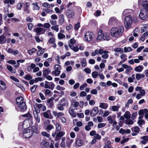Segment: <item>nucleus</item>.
Returning a JSON list of instances; mask_svg holds the SVG:
<instances>
[{
  "instance_id": "obj_1",
  "label": "nucleus",
  "mask_w": 148,
  "mask_h": 148,
  "mask_svg": "<svg viewBox=\"0 0 148 148\" xmlns=\"http://www.w3.org/2000/svg\"><path fill=\"white\" fill-rule=\"evenodd\" d=\"M23 98L21 96L18 97L16 99L17 106H16V109L18 111H24L27 109L25 103L23 101Z\"/></svg>"
},
{
  "instance_id": "obj_2",
  "label": "nucleus",
  "mask_w": 148,
  "mask_h": 148,
  "mask_svg": "<svg viewBox=\"0 0 148 148\" xmlns=\"http://www.w3.org/2000/svg\"><path fill=\"white\" fill-rule=\"evenodd\" d=\"M124 27L122 26L113 27L111 30V35L112 37L117 38L121 36L124 31Z\"/></svg>"
},
{
  "instance_id": "obj_3",
  "label": "nucleus",
  "mask_w": 148,
  "mask_h": 148,
  "mask_svg": "<svg viewBox=\"0 0 148 148\" xmlns=\"http://www.w3.org/2000/svg\"><path fill=\"white\" fill-rule=\"evenodd\" d=\"M132 23V20L131 16L128 15L125 17V25L127 29L130 28L131 26Z\"/></svg>"
},
{
  "instance_id": "obj_4",
  "label": "nucleus",
  "mask_w": 148,
  "mask_h": 148,
  "mask_svg": "<svg viewBox=\"0 0 148 148\" xmlns=\"http://www.w3.org/2000/svg\"><path fill=\"white\" fill-rule=\"evenodd\" d=\"M85 38L87 42H90L93 40L94 35L91 32L88 31L86 32L84 34Z\"/></svg>"
},
{
  "instance_id": "obj_5",
  "label": "nucleus",
  "mask_w": 148,
  "mask_h": 148,
  "mask_svg": "<svg viewBox=\"0 0 148 148\" xmlns=\"http://www.w3.org/2000/svg\"><path fill=\"white\" fill-rule=\"evenodd\" d=\"M148 10L144 8H142L141 9L140 12L139 14L140 17L143 20H144L147 17V13Z\"/></svg>"
},
{
  "instance_id": "obj_6",
  "label": "nucleus",
  "mask_w": 148,
  "mask_h": 148,
  "mask_svg": "<svg viewBox=\"0 0 148 148\" xmlns=\"http://www.w3.org/2000/svg\"><path fill=\"white\" fill-rule=\"evenodd\" d=\"M61 67L58 64L54 66L55 70L52 72V74H54L55 76H58L60 73Z\"/></svg>"
},
{
  "instance_id": "obj_7",
  "label": "nucleus",
  "mask_w": 148,
  "mask_h": 148,
  "mask_svg": "<svg viewBox=\"0 0 148 148\" xmlns=\"http://www.w3.org/2000/svg\"><path fill=\"white\" fill-rule=\"evenodd\" d=\"M33 132L31 130L25 129L23 134L25 138H29L32 135Z\"/></svg>"
},
{
  "instance_id": "obj_8",
  "label": "nucleus",
  "mask_w": 148,
  "mask_h": 148,
  "mask_svg": "<svg viewBox=\"0 0 148 148\" xmlns=\"http://www.w3.org/2000/svg\"><path fill=\"white\" fill-rule=\"evenodd\" d=\"M138 4H141L143 8L148 10V0H138Z\"/></svg>"
},
{
  "instance_id": "obj_9",
  "label": "nucleus",
  "mask_w": 148,
  "mask_h": 148,
  "mask_svg": "<svg viewBox=\"0 0 148 148\" xmlns=\"http://www.w3.org/2000/svg\"><path fill=\"white\" fill-rule=\"evenodd\" d=\"M118 23L117 19L114 17H111L109 19L108 24L109 25H115Z\"/></svg>"
},
{
  "instance_id": "obj_10",
  "label": "nucleus",
  "mask_w": 148,
  "mask_h": 148,
  "mask_svg": "<svg viewBox=\"0 0 148 148\" xmlns=\"http://www.w3.org/2000/svg\"><path fill=\"white\" fill-rule=\"evenodd\" d=\"M66 14L68 18H72L74 16V13L73 10L69 9L66 11Z\"/></svg>"
},
{
  "instance_id": "obj_11",
  "label": "nucleus",
  "mask_w": 148,
  "mask_h": 148,
  "mask_svg": "<svg viewBox=\"0 0 148 148\" xmlns=\"http://www.w3.org/2000/svg\"><path fill=\"white\" fill-rule=\"evenodd\" d=\"M55 86V84L52 82H50L49 83V84L45 83L44 85V88H49L51 90H53Z\"/></svg>"
},
{
  "instance_id": "obj_12",
  "label": "nucleus",
  "mask_w": 148,
  "mask_h": 148,
  "mask_svg": "<svg viewBox=\"0 0 148 148\" xmlns=\"http://www.w3.org/2000/svg\"><path fill=\"white\" fill-rule=\"evenodd\" d=\"M103 52V49H97L95 50L94 51L92 52L91 55L92 56H94L97 55H99V54L101 55Z\"/></svg>"
},
{
  "instance_id": "obj_13",
  "label": "nucleus",
  "mask_w": 148,
  "mask_h": 148,
  "mask_svg": "<svg viewBox=\"0 0 148 148\" xmlns=\"http://www.w3.org/2000/svg\"><path fill=\"white\" fill-rule=\"evenodd\" d=\"M43 116L46 119H51V111L50 110H48L42 113Z\"/></svg>"
},
{
  "instance_id": "obj_14",
  "label": "nucleus",
  "mask_w": 148,
  "mask_h": 148,
  "mask_svg": "<svg viewBox=\"0 0 148 148\" xmlns=\"http://www.w3.org/2000/svg\"><path fill=\"white\" fill-rule=\"evenodd\" d=\"M99 112L97 107L93 108L90 112V115L92 116H94L97 114Z\"/></svg>"
},
{
  "instance_id": "obj_15",
  "label": "nucleus",
  "mask_w": 148,
  "mask_h": 148,
  "mask_svg": "<svg viewBox=\"0 0 148 148\" xmlns=\"http://www.w3.org/2000/svg\"><path fill=\"white\" fill-rule=\"evenodd\" d=\"M40 146L42 148L48 147L49 146V143L47 141L43 140L40 144Z\"/></svg>"
},
{
  "instance_id": "obj_16",
  "label": "nucleus",
  "mask_w": 148,
  "mask_h": 148,
  "mask_svg": "<svg viewBox=\"0 0 148 148\" xmlns=\"http://www.w3.org/2000/svg\"><path fill=\"white\" fill-rule=\"evenodd\" d=\"M90 134L91 136H93L95 135L94 137L95 139H100L101 136L98 134H96V132L95 130H93L90 132Z\"/></svg>"
},
{
  "instance_id": "obj_17",
  "label": "nucleus",
  "mask_w": 148,
  "mask_h": 148,
  "mask_svg": "<svg viewBox=\"0 0 148 148\" xmlns=\"http://www.w3.org/2000/svg\"><path fill=\"white\" fill-rule=\"evenodd\" d=\"M39 112V110L38 112V110H37V111L35 112V113H34L35 119L36 120V121L38 123H39L40 122V117L38 114V113Z\"/></svg>"
},
{
  "instance_id": "obj_18",
  "label": "nucleus",
  "mask_w": 148,
  "mask_h": 148,
  "mask_svg": "<svg viewBox=\"0 0 148 148\" xmlns=\"http://www.w3.org/2000/svg\"><path fill=\"white\" fill-rule=\"evenodd\" d=\"M75 109H73L72 106H71L70 107L69 110V113L70 115L73 117H75L76 116V114L74 112Z\"/></svg>"
},
{
  "instance_id": "obj_19",
  "label": "nucleus",
  "mask_w": 148,
  "mask_h": 148,
  "mask_svg": "<svg viewBox=\"0 0 148 148\" xmlns=\"http://www.w3.org/2000/svg\"><path fill=\"white\" fill-rule=\"evenodd\" d=\"M102 39H103V31L101 30H100L99 31L97 40H100Z\"/></svg>"
},
{
  "instance_id": "obj_20",
  "label": "nucleus",
  "mask_w": 148,
  "mask_h": 148,
  "mask_svg": "<svg viewBox=\"0 0 148 148\" xmlns=\"http://www.w3.org/2000/svg\"><path fill=\"white\" fill-rule=\"evenodd\" d=\"M110 38L109 33L105 32L103 33V40H108L110 39Z\"/></svg>"
},
{
  "instance_id": "obj_21",
  "label": "nucleus",
  "mask_w": 148,
  "mask_h": 148,
  "mask_svg": "<svg viewBox=\"0 0 148 148\" xmlns=\"http://www.w3.org/2000/svg\"><path fill=\"white\" fill-rule=\"evenodd\" d=\"M32 4L33 5L34 10L38 11L40 9V8L38 5V3L36 2H34L32 3Z\"/></svg>"
},
{
  "instance_id": "obj_22",
  "label": "nucleus",
  "mask_w": 148,
  "mask_h": 148,
  "mask_svg": "<svg viewBox=\"0 0 148 148\" xmlns=\"http://www.w3.org/2000/svg\"><path fill=\"white\" fill-rule=\"evenodd\" d=\"M6 38L3 35L0 36V44H3L6 43Z\"/></svg>"
},
{
  "instance_id": "obj_23",
  "label": "nucleus",
  "mask_w": 148,
  "mask_h": 148,
  "mask_svg": "<svg viewBox=\"0 0 148 148\" xmlns=\"http://www.w3.org/2000/svg\"><path fill=\"white\" fill-rule=\"evenodd\" d=\"M43 29L41 27H37L36 28L35 31L36 32L38 35L43 34L44 32H43Z\"/></svg>"
},
{
  "instance_id": "obj_24",
  "label": "nucleus",
  "mask_w": 148,
  "mask_h": 148,
  "mask_svg": "<svg viewBox=\"0 0 148 148\" xmlns=\"http://www.w3.org/2000/svg\"><path fill=\"white\" fill-rule=\"evenodd\" d=\"M143 69V67L142 65H139L136 67L134 70L137 72H141Z\"/></svg>"
},
{
  "instance_id": "obj_25",
  "label": "nucleus",
  "mask_w": 148,
  "mask_h": 148,
  "mask_svg": "<svg viewBox=\"0 0 148 148\" xmlns=\"http://www.w3.org/2000/svg\"><path fill=\"white\" fill-rule=\"evenodd\" d=\"M108 53L109 52L108 51H104L103 50V52H102V54L103 53H104V54L102 56V58L105 59L109 57V55L108 54Z\"/></svg>"
},
{
  "instance_id": "obj_26",
  "label": "nucleus",
  "mask_w": 148,
  "mask_h": 148,
  "mask_svg": "<svg viewBox=\"0 0 148 148\" xmlns=\"http://www.w3.org/2000/svg\"><path fill=\"white\" fill-rule=\"evenodd\" d=\"M124 116L125 118L127 119H130L131 117L130 112L127 111H126L124 114Z\"/></svg>"
},
{
  "instance_id": "obj_27",
  "label": "nucleus",
  "mask_w": 148,
  "mask_h": 148,
  "mask_svg": "<svg viewBox=\"0 0 148 148\" xmlns=\"http://www.w3.org/2000/svg\"><path fill=\"white\" fill-rule=\"evenodd\" d=\"M133 12L132 10L130 9H127L124 10L123 11L122 15L125 16L127 14L132 13Z\"/></svg>"
},
{
  "instance_id": "obj_28",
  "label": "nucleus",
  "mask_w": 148,
  "mask_h": 148,
  "mask_svg": "<svg viewBox=\"0 0 148 148\" xmlns=\"http://www.w3.org/2000/svg\"><path fill=\"white\" fill-rule=\"evenodd\" d=\"M59 23L61 24L63 23L64 21V16L63 14H62L60 15L59 17Z\"/></svg>"
},
{
  "instance_id": "obj_29",
  "label": "nucleus",
  "mask_w": 148,
  "mask_h": 148,
  "mask_svg": "<svg viewBox=\"0 0 148 148\" xmlns=\"http://www.w3.org/2000/svg\"><path fill=\"white\" fill-rule=\"evenodd\" d=\"M80 63L81 66L83 67H85L86 66L87 62L84 58H82L81 60Z\"/></svg>"
},
{
  "instance_id": "obj_30",
  "label": "nucleus",
  "mask_w": 148,
  "mask_h": 148,
  "mask_svg": "<svg viewBox=\"0 0 148 148\" xmlns=\"http://www.w3.org/2000/svg\"><path fill=\"white\" fill-rule=\"evenodd\" d=\"M75 143L77 146L80 147L82 145L83 141L82 139H76Z\"/></svg>"
},
{
  "instance_id": "obj_31",
  "label": "nucleus",
  "mask_w": 148,
  "mask_h": 148,
  "mask_svg": "<svg viewBox=\"0 0 148 148\" xmlns=\"http://www.w3.org/2000/svg\"><path fill=\"white\" fill-rule=\"evenodd\" d=\"M0 88L3 90L5 89L6 88L5 83L2 80H0Z\"/></svg>"
},
{
  "instance_id": "obj_32",
  "label": "nucleus",
  "mask_w": 148,
  "mask_h": 148,
  "mask_svg": "<svg viewBox=\"0 0 148 148\" xmlns=\"http://www.w3.org/2000/svg\"><path fill=\"white\" fill-rule=\"evenodd\" d=\"M69 47L72 50L75 52H77L79 50V48L77 46L74 47L73 45L69 44Z\"/></svg>"
},
{
  "instance_id": "obj_33",
  "label": "nucleus",
  "mask_w": 148,
  "mask_h": 148,
  "mask_svg": "<svg viewBox=\"0 0 148 148\" xmlns=\"http://www.w3.org/2000/svg\"><path fill=\"white\" fill-rule=\"evenodd\" d=\"M50 72L51 70L49 69H45L43 71V75L45 77V76H47Z\"/></svg>"
},
{
  "instance_id": "obj_34",
  "label": "nucleus",
  "mask_w": 148,
  "mask_h": 148,
  "mask_svg": "<svg viewBox=\"0 0 148 148\" xmlns=\"http://www.w3.org/2000/svg\"><path fill=\"white\" fill-rule=\"evenodd\" d=\"M145 77L144 74H142L140 73H137L136 75V79L137 80H139L141 78H143Z\"/></svg>"
},
{
  "instance_id": "obj_35",
  "label": "nucleus",
  "mask_w": 148,
  "mask_h": 148,
  "mask_svg": "<svg viewBox=\"0 0 148 148\" xmlns=\"http://www.w3.org/2000/svg\"><path fill=\"white\" fill-rule=\"evenodd\" d=\"M108 106V104L106 103H100L99 107L102 108L106 109Z\"/></svg>"
},
{
  "instance_id": "obj_36",
  "label": "nucleus",
  "mask_w": 148,
  "mask_h": 148,
  "mask_svg": "<svg viewBox=\"0 0 148 148\" xmlns=\"http://www.w3.org/2000/svg\"><path fill=\"white\" fill-rule=\"evenodd\" d=\"M132 119H126L125 121V124L127 125H130L133 124L134 121Z\"/></svg>"
},
{
  "instance_id": "obj_37",
  "label": "nucleus",
  "mask_w": 148,
  "mask_h": 148,
  "mask_svg": "<svg viewBox=\"0 0 148 148\" xmlns=\"http://www.w3.org/2000/svg\"><path fill=\"white\" fill-rule=\"evenodd\" d=\"M23 116L26 117L27 118V119L29 120L31 119L32 116L30 113H27V114L23 115Z\"/></svg>"
},
{
  "instance_id": "obj_38",
  "label": "nucleus",
  "mask_w": 148,
  "mask_h": 148,
  "mask_svg": "<svg viewBox=\"0 0 148 148\" xmlns=\"http://www.w3.org/2000/svg\"><path fill=\"white\" fill-rule=\"evenodd\" d=\"M132 49L130 47H124V51L125 53L127 52L131 51L132 50Z\"/></svg>"
},
{
  "instance_id": "obj_39",
  "label": "nucleus",
  "mask_w": 148,
  "mask_h": 148,
  "mask_svg": "<svg viewBox=\"0 0 148 148\" xmlns=\"http://www.w3.org/2000/svg\"><path fill=\"white\" fill-rule=\"evenodd\" d=\"M126 57L127 56L125 54H123L121 55L120 58L122 60L125 62L127 60Z\"/></svg>"
},
{
  "instance_id": "obj_40",
  "label": "nucleus",
  "mask_w": 148,
  "mask_h": 148,
  "mask_svg": "<svg viewBox=\"0 0 148 148\" xmlns=\"http://www.w3.org/2000/svg\"><path fill=\"white\" fill-rule=\"evenodd\" d=\"M99 73L97 71H94L92 73V76L94 78H96L99 75Z\"/></svg>"
},
{
  "instance_id": "obj_41",
  "label": "nucleus",
  "mask_w": 148,
  "mask_h": 148,
  "mask_svg": "<svg viewBox=\"0 0 148 148\" xmlns=\"http://www.w3.org/2000/svg\"><path fill=\"white\" fill-rule=\"evenodd\" d=\"M65 35L61 33L60 32L58 34V38L59 39H62L65 38Z\"/></svg>"
},
{
  "instance_id": "obj_42",
  "label": "nucleus",
  "mask_w": 148,
  "mask_h": 148,
  "mask_svg": "<svg viewBox=\"0 0 148 148\" xmlns=\"http://www.w3.org/2000/svg\"><path fill=\"white\" fill-rule=\"evenodd\" d=\"M144 111L145 112H147L148 110L147 109H145L144 110H140L138 112V114L139 115H143L144 114Z\"/></svg>"
},
{
  "instance_id": "obj_43",
  "label": "nucleus",
  "mask_w": 148,
  "mask_h": 148,
  "mask_svg": "<svg viewBox=\"0 0 148 148\" xmlns=\"http://www.w3.org/2000/svg\"><path fill=\"white\" fill-rule=\"evenodd\" d=\"M131 130L132 131H134L135 132L137 133L139 132L140 129L138 127L136 126L134 128H132Z\"/></svg>"
},
{
  "instance_id": "obj_44",
  "label": "nucleus",
  "mask_w": 148,
  "mask_h": 148,
  "mask_svg": "<svg viewBox=\"0 0 148 148\" xmlns=\"http://www.w3.org/2000/svg\"><path fill=\"white\" fill-rule=\"evenodd\" d=\"M107 120L108 121L109 123L112 124L113 123V121L114 119L111 116H109L107 118Z\"/></svg>"
},
{
  "instance_id": "obj_45",
  "label": "nucleus",
  "mask_w": 148,
  "mask_h": 148,
  "mask_svg": "<svg viewBox=\"0 0 148 148\" xmlns=\"http://www.w3.org/2000/svg\"><path fill=\"white\" fill-rule=\"evenodd\" d=\"M45 96L48 95L49 96H50L51 95V91L50 90L48 89H47L45 90Z\"/></svg>"
},
{
  "instance_id": "obj_46",
  "label": "nucleus",
  "mask_w": 148,
  "mask_h": 148,
  "mask_svg": "<svg viewBox=\"0 0 148 148\" xmlns=\"http://www.w3.org/2000/svg\"><path fill=\"white\" fill-rule=\"evenodd\" d=\"M148 30V25L147 24H145L144 27H143L141 30V32L143 33V32L146 31H147Z\"/></svg>"
},
{
  "instance_id": "obj_47",
  "label": "nucleus",
  "mask_w": 148,
  "mask_h": 148,
  "mask_svg": "<svg viewBox=\"0 0 148 148\" xmlns=\"http://www.w3.org/2000/svg\"><path fill=\"white\" fill-rule=\"evenodd\" d=\"M36 49L35 48H33L31 50H28V53L29 55H32L33 53L36 51Z\"/></svg>"
},
{
  "instance_id": "obj_48",
  "label": "nucleus",
  "mask_w": 148,
  "mask_h": 148,
  "mask_svg": "<svg viewBox=\"0 0 148 148\" xmlns=\"http://www.w3.org/2000/svg\"><path fill=\"white\" fill-rule=\"evenodd\" d=\"M64 134V132L62 131H61L58 133L56 137L59 138L62 137Z\"/></svg>"
},
{
  "instance_id": "obj_49",
  "label": "nucleus",
  "mask_w": 148,
  "mask_h": 148,
  "mask_svg": "<svg viewBox=\"0 0 148 148\" xmlns=\"http://www.w3.org/2000/svg\"><path fill=\"white\" fill-rule=\"evenodd\" d=\"M51 29L57 32L59 31L58 25H56L54 26H52L51 27Z\"/></svg>"
},
{
  "instance_id": "obj_50",
  "label": "nucleus",
  "mask_w": 148,
  "mask_h": 148,
  "mask_svg": "<svg viewBox=\"0 0 148 148\" xmlns=\"http://www.w3.org/2000/svg\"><path fill=\"white\" fill-rule=\"evenodd\" d=\"M57 109L60 110H64V108L62 106L61 104H58L57 105Z\"/></svg>"
},
{
  "instance_id": "obj_51",
  "label": "nucleus",
  "mask_w": 148,
  "mask_h": 148,
  "mask_svg": "<svg viewBox=\"0 0 148 148\" xmlns=\"http://www.w3.org/2000/svg\"><path fill=\"white\" fill-rule=\"evenodd\" d=\"M48 41L49 43L53 44L55 42V39L53 37H51Z\"/></svg>"
},
{
  "instance_id": "obj_52",
  "label": "nucleus",
  "mask_w": 148,
  "mask_h": 148,
  "mask_svg": "<svg viewBox=\"0 0 148 148\" xmlns=\"http://www.w3.org/2000/svg\"><path fill=\"white\" fill-rule=\"evenodd\" d=\"M132 69H133L132 67L130 66H129L126 69V70L125 71V73L128 74Z\"/></svg>"
},
{
  "instance_id": "obj_53",
  "label": "nucleus",
  "mask_w": 148,
  "mask_h": 148,
  "mask_svg": "<svg viewBox=\"0 0 148 148\" xmlns=\"http://www.w3.org/2000/svg\"><path fill=\"white\" fill-rule=\"evenodd\" d=\"M7 69L10 71L11 72H12L13 73H15V71H12L13 69L12 67L10 65H7Z\"/></svg>"
},
{
  "instance_id": "obj_54",
  "label": "nucleus",
  "mask_w": 148,
  "mask_h": 148,
  "mask_svg": "<svg viewBox=\"0 0 148 148\" xmlns=\"http://www.w3.org/2000/svg\"><path fill=\"white\" fill-rule=\"evenodd\" d=\"M106 124L104 123H99L98 124L97 127L98 128H101L105 126Z\"/></svg>"
},
{
  "instance_id": "obj_55",
  "label": "nucleus",
  "mask_w": 148,
  "mask_h": 148,
  "mask_svg": "<svg viewBox=\"0 0 148 148\" xmlns=\"http://www.w3.org/2000/svg\"><path fill=\"white\" fill-rule=\"evenodd\" d=\"M44 10L45 12L47 13L51 14L53 13V10H51L48 8H45Z\"/></svg>"
},
{
  "instance_id": "obj_56",
  "label": "nucleus",
  "mask_w": 148,
  "mask_h": 148,
  "mask_svg": "<svg viewBox=\"0 0 148 148\" xmlns=\"http://www.w3.org/2000/svg\"><path fill=\"white\" fill-rule=\"evenodd\" d=\"M38 86L37 85H34L33 86L30 88V90L32 92H34L36 90Z\"/></svg>"
},
{
  "instance_id": "obj_57",
  "label": "nucleus",
  "mask_w": 148,
  "mask_h": 148,
  "mask_svg": "<svg viewBox=\"0 0 148 148\" xmlns=\"http://www.w3.org/2000/svg\"><path fill=\"white\" fill-rule=\"evenodd\" d=\"M79 106V103L77 101H75L74 103V104H71V106L74 108H75L78 107Z\"/></svg>"
},
{
  "instance_id": "obj_58",
  "label": "nucleus",
  "mask_w": 148,
  "mask_h": 148,
  "mask_svg": "<svg viewBox=\"0 0 148 148\" xmlns=\"http://www.w3.org/2000/svg\"><path fill=\"white\" fill-rule=\"evenodd\" d=\"M42 135L43 136H46L47 138H49L50 136V135L47 133L46 132H42L41 133Z\"/></svg>"
},
{
  "instance_id": "obj_59",
  "label": "nucleus",
  "mask_w": 148,
  "mask_h": 148,
  "mask_svg": "<svg viewBox=\"0 0 148 148\" xmlns=\"http://www.w3.org/2000/svg\"><path fill=\"white\" fill-rule=\"evenodd\" d=\"M44 52V49H41V50L38 51L37 53V55L38 56H41Z\"/></svg>"
},
{
  "instance_id": "obj_60",
  "label": "nucleus",
  "mask_w": 148,
  "mask_h": 148,
  "mask_svg": "<svg viewBox=\"0 0 148 148\" xmlns=\"http://www.w3.org/2000/svg\"><path fill=\"white\" fill-rule=\"evenodd\" d=\"M138 123L139 125H141L143 124H145V121L143 119L139 120L138 121Z\"/></svg>"
},
{
  "instance_id": "obj_61",
  "label": "nucleus",
  "mask_w": 148,
  "mask_h": 148,
  "mask_svg": "<svg viewBox=\"0 0 148 148\" xmlns=\"http://www.w3.org/2000/svg\"><path fill=\"white\" fill-rule=\"evenodd\" d=\"M50 27V24L49 23H45L43 25V27L45 28H49Z\"/></svg>"
},
{
  "instance_id": "obj_62",
  "label": "nucleus",
  "mask_w": 148,
  "mask_h": 148,
  "mask_svg": "<svg viewBox=\"0 0 148 148\" xmlns=\"http://www.w3.org/2000/svg\"><path fill=\"white\" fill-rule=\"evenodd\" d=\"M119 108V107H118L116 106H113L112 107V109L113 111H117Z\"/></svg>"
},
{
  "instance_id": "obj_63",
  "label": "nucleus",
  "mask_w": 148,
  "mask_h": 148,
  "mask_svg": "<svg viewBox=\"0 0 148 148\" xmlns=\"http://www.w3.org/2000/svg\"><path fill=\"white\" fill-rule=\"evenodd\" d=\"M53 126L52 125H49L47 127V129L48 130H51L52 129H53Z\"/></svg>"
},
{
  "instance_id": "obj_64",
  "label": "nucleus",
  "mask_w": 148,
  "mask_h": 148,
  "mask_svg": "<svg viewBox=\"0 0 148 148\" xmlns=\"http://www.w3.org/2000/svg\"><path fill=\"white\" fill-rule=\"evenodd\" d=\"M54 10L56 13H60L62 12V11H61V10H60L59 8L57 7L55 8Z\"/></svg>"
}]
</instances>
